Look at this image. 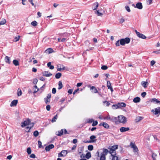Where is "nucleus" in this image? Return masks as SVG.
I'll return each instance as SVG.
<instances>
[{"mask_svg": "<svg viewBox=\"0 0 160 160\" xmlns=\"http://www.w3.org/2000/svg\"><path fill=\"white\" fill-rule=\"evenodd\" d=\"M98 3L97 2L94 3L92 5V8L93 10H95L98 6Z\"/></svg>", "mask_w": 160, "mask_h": 160, "instance_id": "obj_13", "label": "nucleus"}, {"mask_svg": "<svg viewBox=\"0 0 160 160\" xmlns=\"http://www.w3.org/2000/svg\"><path fill=\"white\" fill-rule=\"evenodd\" d=\"M57 135L58 136H61L62 135L63 133V129H62L61 130L59 131H58V132H57Z\"/></svg>", "mask_w": 160, "mask_h": 160, "instance_id": "obj_23", "label": "nucleus"}, {"mask_svg": "<svg viewBox=\"0 0 160 160\" xmlns=\"http://www.w3.org/2000/svg\"><path fill=\"white\" fill-rule=\"evenodd\" d=\"M104 154H102V155L100 158V160H105V156Z\"/></svg>", "mask_w": 160, "mask_h": 160, "instance_id": "obj_34", "label": "nucleus"}, {"mask_svg": "<svg viewBox=\"0 0 160 160\" xmlns=\"http://www.w3.org/2000/svg\"><path fill=\"white\" fill-rule=\"evenodd\" d=\"M18 100H15L12 101L10 104V106L12 107L16 106L18 103Z\"/></svg>", "mask_w": 160, "mask_h": 160, "instance_id": "obj_15", "label": "nucleus"}, {"mask_svg": "<svg viewBox=\"0 0 160 160\" xmlns=\"http://www.w3.org/2000/svg\"><path fill=\"white\" fill-rule=\"evenodd\" d=\"M140 101V98L139 97H136L133 99V102L135 103H138Z\"/></svg>", "mask_w": 160, "mask_h": 160, "instance_id": "obj_22", "label": "nucleus"}, {"mask_svg": "<svg viewBox=\"0 0 160 160\" xmlns=\"http://www.w3.org/2000/svg\"><path fill=\"white\" fill-rule=\"evenodd\" d=\"M63 87V85L62 82L60 81L58 82V89L60 90Z\"/></svg>", "mask_w": 160, "mask_h": 160, "instance_id": "obj_28", "label": "nucleus"}, {"mask_svg": "<svg viewBox=\"0 0 160 160\" xmlns=\"http://www.w3.org/2000/svg\"><path fill=\"white\" fill-rule=\"evenodd\" d=\"M63 156H64L63 155V154H62V153L61 152L58 154V157H63Z\"/></svg>", "mask_w": 160, "mask_h": 160, "instance_id": "obj_63", "label": "nucleus"}, {"mask_svg": "<svg viewBox=\"0 0 160 160\" xmlns=\"http://www.w3.org/2000/svg\"><path fill=\"white\" fill-rule=\"evenodd\" d=\"M20 38V36L19 35H18L17 37H15L14 38L13 41L16 42L19 40Z\"/></svg>", "mask_w": 160, "mask_h": 160, "instance_id": "obj_41", "label": "nucleus"}, {"mask_svg": "<svg viewBox=\"0 0 160 160\" xmlns=\"http://www.w3.org/2000/svg\"><path fill=\"white\" fill-rule=\"evenodd\" d=\"M6 22V20L4 19H3L2 21H0V25L4 24Z\"/></svg>", "mask_w": 160, "mask_h": 160, "instance_id": "obj_38", "label": "nucleus"}, {"mask_svg": "<svg viewBox=\"0 0 160 160\" xmlns=\"http://www.w3.org/2000/svg\"><path fill=\"white\" fill-rule=\"evenodd\" d=\"M151 102H156V103H159L160 104V101L158 100L156 98H153L151 100Z\"/></svg>", "mask_w": 160, "mask_h": 160, "instance_id": "obj_25", "label": "nucleus"}, {"mask_svg": "<svg viewBox=\"0 0 160 160\" xmlns=\"http://www.w3.org/2000/svg\"><path fill=\"white\" fill-rule=\"evenodd\" d=\"M30 157L31 158H36V156L34 154L32 153L31 154V155L30 156Z\"/></svg>", "mask_w": 160, "mask_h": 160, "instance_id": "obj_58", "label": "nucleus"}, {"mask_svg": "<svg viewBox=\"0 0 160 160\" xmlns=\"http://www.w3.org/2000/svg\"><path fill=\"white\" fill-rule=\"evenodd\" d=\"M30 122L31 121L29 119L24 121L23 122H22V127H24L28 125H29L30 123Z\"/></svg>", "mask_w": 160, "mask_h": 160, "instance_id": "obj_6", "label": "nucleus"}, {"mask_svg": "<svg viewBox=\"0 0 160 160\" xmlns=\"http://www.w3.org/2000/svg\"><path fill=\"white\" fill-rule=\"evenodd\" d=\"M58 118V115L57 114L56 115H55L54 117L52 118V120H51V122H56V120Z\"/></svg>", "mask_w": 160, "mask_h": 160, "instance_id": "obj_30", "label": "nucleus"}, {"mask_svg": "<svg viewBox=\"0 0 160 160\" xmlns=\"http://www.w3.org/2000/svg\"><path fill=\"white\" fill-rule=\"evenodd\" d=\"M38 143L39 148H41L42 147V142L40 141H38Z\"/></svg>", "mask_w": 160, "mask_h": 160, "instance_id": "obj_52", "label": "nucleus"}, {"mask_svg": "<svg viewBox=\"0 0 160 160\" xmlns=\"http://www.w3.org/2000/svg\"><path fill=\"white\" fill-rule=\"evenodd\" d=\"M151 112H154V114L157 115L158 114H160V107H158L154 109L151 110Z\"/></svg>", "mask_w": 160, "mask_h": 160, "instance_id": "obj_5", "label": "nucleus"}, {"mask_svg": "<svg viewBox=\"0 0 160 160\" xmlns=\"http://www.w3.org/2000/svg\"><path fill=\"white\" fill-rule=\"evenodd\" d=\"M120 41L118 40L116 42L115 45L117 46H119L120 45Z\"/></svg>", "mask_w": 160, "mask_h": 160, "instance_id": "obj_55", "label": "nucleus"}, {"mask_svg": "<svg viewBox=\"0 0 160 160\" xmlns=\"http://www.w3.org/2000/svg\"><path fill=\"white\" fill-rule=\"evenodd\" d=\"M124 43L125 44H128L130 42V39L129 38H124Z\"/></svg>", "mask_w": 160, "mask_h": 160, "instance_id": "obj_24", "label": "nucleus"}, {"mask_svg": "<svg viewBox=\"0 0 160 160\" xmlns=\"http://www.w3.org/2000/svg\"><path fill=\"white\" fill-rule=\"evenodd\" d=\"M93 147L92 145H89L88 146V149L90 151H92L93 149Z\"/></svg>", "mask_w": 160, "mask_h": 160, "instance_id": "obj_42", "label": "nucleus"}, {"mask_svg": "<svg viewBox=\"0 0 160 160\" xmlns=\"http://www.w3.org/2000/svg\"><path fill=\"white\" fill-rule=\"evenodd\" d=\"M37 22L35 21H34L32 22L31 23V24L33 26H36L37 25Z\"/></svg>", "mask_w": 160, "mask_h": 160, "instance_id": "obj_39", "label": "nucleus"}, {"mask_svg": "<svg viewBox=\"0 0 160 160\" xmlns=\"http://www.w3.org/2000/svg\"><path fill=\"white\" fill-rule=\"evenodd\" d=\"M143 118L142 117H138L135 119V122H138L142 120Z\"/></svg>", "mask_w": 160, "mask_h": 160, "instance_id": "obj_27", "label": "nucleus"}, {"mask_svg": "<svg viewBox=\"0 0 160 160\" xmlns=\"http://www.w3.org/2000/svg\"><path fill=\"white\" fill-rule=\"evenodd\" d=\"M118 104L119 108H120L122 107H125L126 106V104L124 102H119Z\"/></svg>", "mask_w": 160, "mask_h": 160, "instance_id": "obj_18", "label": "nucleus"}, {"mask_svg": "<svg viewBox=\"0 0 160 160\" xmlns=\"http://www.w3.org/2000/svg\"><path fill=\"white\" fill-rule=\"evenodd\" d=\"M97 13L98 16H101L102 15V13L99 12L98 10L97 11Z\"/></svg>", "mask_w": 160, "mask_h": 160, "instance_id": "obj_62", "label": "nucleus"}, {"mask_svg": "<svg viewBox=\"0 0 160 160\" xmlns=\"http://www.w3.org/2000/svg\"><path fill=\"white\" fill-rule=\"evenodd\" d=\"M118 117H113L111 118L110 120L112 121H118Z\"/></svg>", "mask_w": 160, "mask_h": 160, "instance_id": "obj_37", "label": "nucleus"}, {"mask_svg": "<svg viewBox=\"0 0 160 160\" xmlns=\"http://www.w3.org/2000/svg\"><path fill=\"white\" fill-rule=\"evenodd\" d=\"M46 109L47 110V111H49L50 110V108H51L50 105H47L46 106Z\"/></svg>", "mask_w": 160, "mask_h": 160, "instance_id": "obj_57", "label": "nucleus"}, {"mask_svg": "<svg viewBox=\"0 0 160 160\" xmlns=\"http://www.w3.org/2000/svg\"><path fill=\"white\" fill-rule=\"evenodd\" d=\"M62 154L64 156H65L67 153V150H62L61 152Z\"/></svg>", "mask_w": 160, "mask_h": 160, "instance_id": "obj_47", "label": "nucleus"}, {"mask_svg": "<svg viewBox=\"0 0 160 160\" xmlns=\"http://www.w3.org/2000/svg\"><path fill=\"white\" fill-rule=\"evenodd\" d=\"M111 118L110 117V115H108L107 116L105 117L104 118V119H107V120H110Z\"/></svg>", "mask_w": 160, "mask_h": 160, "instance_id": "obj_53", "label": "nucleus"}, {"mask_svg": "<svg viewBox=\"0 0 160 160\" xmlns=\"http://www.w3.org/2000/svg\"><path fill=\"white\" fill-rule=\"evenodd\" d=\"M116 153L115 152H114V154H111V156H112V160H118V157L116 156Z\"/></svg>", "mask_w": 160, "mask_h": 160, "instance_id": "obj_14", "label": "nucleus"}, {"mask_svg": "<svg viewBox=\"0 0 160 160\" xmlns=\"http://www.w3.org/2000/svg\"><path fill=\"white\" fill-rule=\"evenodd\" d=\"M156 156H157V155L155 153H152V157L153 160H156L155 158L156 157Z\"/></svg>", "mask_w": 160, "mask_h": 160, "instance_id": "obj_49", "label": "nucleus"}, {"mask_svg": "<svg viewBox=\"0 0 160 160\" xmlns=\"http://www.w3.org/2000/svg\"><path fill=\"white\" fill-rule=\"evenodd\" d=\"M43 75L46 77H50L52 75V74L50 73L48 71H44L42 72Z\"/></svg>", "mask_w": 160, "mask_h": 160, "instance_id": "obj_11", "label": "nucleus"}, {"mask_svg": "<svg viewBox=\"0 0 160 160\" xmlns=\"http://www.w3.org/2000/svg\"><path fill=\"white\" fill-rule=\"evenodd\" d=\"M135 31L137 35L139 38L143 39H145L146 38V37L144 35L140 33L139 32H138L137 30H135Z\"/></svg>", "mask_w": 160, "mask_h": 160, "instance_id": "obj_4", "label": "nucleus"}, {"mask_svg": "<svg viewBox=\"0 0 160 160\" xmlns=\"http://www.w3.org/2000/svg\"><path fill=\"white\" fill-rule=\"evenodd\" d=\"M118 121L122 123H125L127 122L126 118L123 115H120L118 117Z\"/></svg>", "mask_w": 160, "mask_h": 160, "instance_id": "obj_1", "label": "nucleus"}, {"mask_svg": "<svg viewBox=\"0 0 160 160\" xmlns=\"http://www.w3.org/2000/svg\"><path fill=\"white\" fill-rule=\"evenodd\" d=\"M109 153L111 154H112V153H113L115 151L113 149H112L111 148H109Z\"/></svg>", "mask_w": 160, "mask_h": 160, "instance_id": "obj_56", "label": "nucleus"}, {"mask_svg": "<svg viewBox=\"0 0 160 160\" xmlns=\"http://www.w3.org/2000/svg\"><path fill=\"white\" fill-rule=\"evenodd\" d=\"M61 73L60 72H58L55 75V77L57 79H59L61 77Z\"/></svg>", "mask_w": 160, "mask_h": 160, "instance_id": "obj_26", "label": "nucleus"}, {"mask_svg": "<svg viewBox=\"0 0 160 160\" xmlns=\"http://www.w3.org/2000/svg\"><path fill=\"white\" fill-rule=\"evenodd\" d=\"M153 53L157 54L159 53H160V49L158 51H154L153 52Z\"/></svg>", "mask_w": 160, "mask_h": 160, "instance_id": "obj_64", "label": "nucleus"}, {"mask_svg": "<svg viewBox=\"0 0 160 160\" xmlns=\"http://www.w3.org/2000/svg\"><path fill=\"white\" fill-rule=\"evenodd\" d=\"M56 89L54 88H52V93L53 94H55L56 93Z\"/></svg>", "mask_w": 160, "mask_h": 160, "instance_id": "obj_54", "label": "nucleus"}, {"mask_svg": "<svg viewBox=\"0 0 160 160\" xmlns=\"http://www.w3.org/2000/svg\"><path fill=\"white\" fill-rule=\"evenodd\" d=\"M112 149H113L115 151L116 149H118V145H114L112 146L110 148Z\"/></svg>", "mask_w": 160, "mask_h": 160, "instance_id": "obj_36", "label": "nucleus"}, {"mask_svg": "<svg viewBox=\"0 0 160 160\" xmlns=\"http://www.w3.org/2000/svg\"><path fill=\"white\" fill-rule=\"evenodd\" d=\"M54 52L52 49L51 48H49L46 50L45 51V52L48 54Z\"/></svg>", "mask_w": 160, "mask_h": 160, "instance_id": "obj_19", "label": "nucleus"}, {"mask_svg": "<svg viewBox=\"0 0 160 160\" xmlns=\"http://www.w3.org/2000/svg\"><path fill=\"white\" fill-rule=\"evenodd\" d=\"M96 138V137L95 136L92 135L90 137V139L91 140L89 141L84 140L83 142L85 143L95 142L97 140L95 139Z\"/></svg>", "mask_w": 160, "mask_h": 160, "instance_id": "obj_3", "label": "nucleus"}, {"mask_svg": "<svg viewBox=\"0 0 160 160\" xmlns=\"http://www.w3.org/2000/svg\"><path fill=\"white\" fill-rule=\"evenodd\" d=\"M38 80L37 79H35L33 80V82L34 84H36L38 82Z\"/></svg>", "mask_w": 160, "mask_h": 160, "instance_id": "obj_60", "label": "nucleus"}, {"mask_svg": "<svg viewBox=\"0 0 160 160\" xmlns=\"http://www.w3.org/2000/svg\"><path fill=\"white\" fill-rule=\"evenodd\" d=\"M27 152L28 154H30L31 153V150L30 148H28L27 150Z\"/></svg>", "mask_w": 160, "mask_h": 160, "instance_id": "obj_43", "label": "nucleus"}, {"mask_svg": "<svg viewBox=\"0 0 160 160\" xmlns=\"http://www.w3.org/2000/svg\"><path fill=\"white\" fill-rule=\"evenodd\" d=\"M120 41V44L122 46L124 45L125 44V43L124 41V38H122L119 40Z\"/></svg>", "mask_w": 160, "mask_h": 160, "instance_id": "obj_35", "label": "nucleus"}, {"mask_svg": "<svg viewBox=\"0 0 160 160\" xmlns=\"http://www.w3.org/2000/svg\"><path fill=\"white\" fill-rule=\"evenodd\" d=\"M129 130L130 128H125L124 127H122L120 129V132H125L129 131Z\"/></svg>", "mask_w": 160, "mask_h": 160, "instance_id": "obj_10", "label": "nucleus"}, {"mask_svg": "<svg viewBox=\"0 0 160 160\" xmlns=\"http://www.w3.org/2000/svg\"><path fill=\"white\" fill-rule=\"evenodd\" d=\"M136 8L139 9H141L142 8V3L141 2H138L137 3L136 5Z\"/></svg>", "mask_w": 160, "mask_h": 160, "instance_id": "obj_16", "label": "nucleus"}, {"mask_svg": "<svg viewBox=\"0 0 160 160\" xmlns=\"http://www.w3.org/2000/svg\"><path fill=\"white\" fill-rule=\"evenodd\" d=\"M57 70L59 71H61L62 70L65 69V67L63 65L58 64L57 65Z\"/></svg>", "mask_w": 160, "mask_h": 160, "instance_id": "obj_8", "label": "nucleus"}, {"mask_svg": "<svg viewBox=\"0 0 160 160\" xmlns=\"http://www.w3.org/2000/svg\"><path fill=\"white\" fill-rule=\"evenodd\" d=\"M146 95V93L145 92H143L141 93V96L143 98H144Z\"/></svg>", "mask_w": 160, "mask_h": 160, "instance_id": "obj_59", "label": "nucleus"}, {"mask_svg": "<svg viewBox=\"0 0 160 160\" xmlns=\"http://www.w3.org/2000/svg\"><path fill=\"white\" fill-rule=\"evenodd\" d=\"M13 64L16 66H18L19 65L18 61L16 60H14L13 61Z\"/></svg>", "mask_w": 160, "mask_h": 160, "instance_id": "obj_31", "label": "nucleus"}, {"mask_svg": "<svg viewBox=\"0 0 160 160\" xmlns=\"http://www.w3.org/2000/svg\"><path fill=\"white\" fill-rule=\"evenodd\" d=\"M101 69L102 70H106L108 68L107 66L103 65L101 67Z\"/></svg>", "mask_w": 160, "mask_h": 160, "instance_id": "obj_51", "label": "nucleus"}, {"mask_svg": "<svg viewBox=\"0 0 160 160\" xmlns=\"http://www.w3.org/2000/svg\"><path fill=\"white\" fill-rule=\"evenodd\" d=\"M90 89L93 90V91L92 92H93L94 93H98V91L97 88L94 86H92L90 88Z\"/></svg>", "mask_w": 160, "mask_h": 160, "instance_id": "obj_20", "label": "nucleus"}, {"mask_svg": "<svg viewBox=\"0 0 160 160\" xmlns=\"http://www.w3.org/2000/svg\"><path fill=\"white\" fill-rule=\"evenodd\" d=\"M112 108L113 109H116L119 108L118 104H114L112 106Z\"/></svg>", "mask_w": 160, "mask_h": 160, "instance_id": "obj_45", "label": "nucleus"}, {"mask_svg": "<svg viewBox=\"0 0 160 160\" xmlns=\"http://www.w3.org/2000/svg\"><path fill=\"white\" fill-rule=\"evenodd\" d=\"M18 93H17L18 96H21L22 94V92L21 90L20 89L18 88Z\"/></svg>", "mask_w": 160, "mask_h": 160, "instance_id": "obj_44", "label": "nucleus"}, {"mask_svg": "<svg viewBox=\"0 0 160 160\" xmlns=\"http://www.w3.org/2000/svg\"><path fill=\"white\" fill-rule=\"evenodd\" d=\"M82 84V82L78 83L77 84L76 86L77 87H80V86H81Z\"/></svg>", "mask_w": 160, "mask_h": 160, "instance_id": "obj_61", "label": "nucleus"}, {"mask_svg": "<svg viewBox=\"0 0 160 160\" xmlns=\"http://www.w3.org/2000/svg\"><path fill=\"white\" fill-rule=\"evenodd\" d=\"M38 134H39V132L38 131L36 130L34 132L33 135L35 137H37L38 135Z\"/></svg>", "mask_w": 160, "mask_h": 160, "instance_id": "obj_40", "label": "nucleus"}, {"mask_svg": "<svg viewBox=\"0 0 160 160\" xmlns=\"http://www.w3.org/2000/svg\"><path fill=\"white\" fill-rule=\"evenodd\" d=\"M54 145L53 144H50L45 147V149L47 151H49L50 149L53 148H54Z\"/></svg>", "mask_w": 160, "mask_h": 160, "instance_id": "obj_9", "label": "nucleus"}, {"mask_svg": "<svg viewBox=\"0 0 160 160\" xmlns=\"http://www.w3.org/2000/svg\"><path fill=\"white\" fill-rule=\"evenodd\" d=\"M126 10L128 12H130L131 11L129 7L128 6H126L125 7Z\"/></svg>", "mask_w": 160, "mask_h": 160, "instance_id": "obj_50", "label": "nucleus"}, {"mask_svg": "<svg viewBox=\"0 0 160 160\" xmlns=\"http://www.w3.org/2000/svg\"><path fill=\"white\" fill-rule=\"evenodd\" d=\"M129 146H130L133 149V151L134 152H138V148L135 144L134 142L133 143L132 142H131Z\"/></svg>", "mask_w": 160, "mask_h": 160, "instance_id": "obj_2", "label": "nucleus"}, {"mask_svg": "<svg viewBox=\"0 0 160 160\" xmlns=\"http://www.w3.org/2000/svg\"><path fill=\"white\" fill-rule=\"evenodd\" d=\"M98 124V122L97 121H94L93 122V123L92 124V126H94L97 125Z\"/></svg>", "mask_w": 160, "mask_h": 160, "instance_id": "obj_48", "label": "nucleus"}, {"mask_svg": "<svg viewBox=\"0 0 160 160\" xmlns=\"http://www.w3.org/2000/svg\"><path fill=\"white\" fill-rule=\"evenodd\" d=\"M141 84L142 85V86H143L144 88H147L148 86V82L147 81H142L141 82Z\"/></svg>", "mask_w": 160, "mask_h": 160, "instance_id": "obj_21", "label": "nucleus"}, {"mask_svg": "<svg viewBox=\"0 0 160 160\" xmlns=\"http://www.w3.org/2000/svg\"><path fill=\"white\" fill-rule=\"evenodd\" d=\"M5 61L6 63L10 64L11 63L10 58L8 56H6L5 57Z\"/></svg>", "mask_w": 160, "mask_h": 160, "instance_id": "obj_17", "label": "nucleus"}, {"mask_svg": "<svg viewBox=\"0 0 160 160\" xmlns=\"http://www.w3.org/2000/svg\"><path fill=\"white\" fill-rule=\"evenodd\" d=\"M94 120L93 119H88L87 120V123H91L94 122Z\"/></svg>", "mask_w": 160, "mask_h": 160, "instance_id": "obj_46", "label": "nucleus"}, {"mask_svg": "<svg viewBox=\"0 0 160 160\" xmlns=\"http://www.w3.org/2000/svg\"><path fill=\"white\" fill-rule=\"evenodd\" d=\"M51 98V94L49 93L48 94L47 97L44 98V100L46 104H48L50 102V98Z\"/></svg>", "mask_w": 160, "mask_h": 160, "instance_id": "obj_7", "label": "nucleus"}, {"mask_svg": "<svg viewBox=\"0 0 160 160\" xmlns=\"http://www.w3.org/2000/svg\"><path fill=\"white\" fill-rule=\"evenodd\" d=\"M103 104L106 106H109L110 104V103L109 102L107 101H103Z\"/></svg>", "mask_w": 160, "mask_h": 160, "instance_id": "obj_29", "label": "nucleus"}, {"mask_svg": "<svg viewBox=\"0 0 160 160\" xmlns=\"http://www.w3.org/2000/svg\"><path fill=\"white\" fill-rule=\"evenodd\" d=\"M107 87H108V89H110L112 92L113 91L112 87L111 86L110 82L109 81H107Z\"/></svg>", "mask_w": 160, "mask_h": 160, "instance_id": "obj_12", "label": "nucleus"}, {"mask_svg": "<svg viewBox=\"0 0 160 160\" xmlns=\"http://www.w3.org/2000/svg\"><path fill=\"white\" fill-rule=\"evenodd\" d=\"M86 158L89 159L91 157V154L89 152H87L85 156Z\"/></svg>", "mask_w": 160, "mask_h": 160, "instance_id": "obj_32", "label": "nucleus"}, {"mask_svg": "<svg viewBox=\"0 0 160 160\" xmlns=\"http://www.w3.org/2000/svg\"><path fill=\"white\" fill-rule=\"evenodd\" d=\"M103 127L105 128L108 129L109 128V125L106 122H104V125Z\"/></svg>", "mask_w": 160, "mask_h": 160, "instance_id": "obj_33", "label": "nucleus"}]
</instances>
